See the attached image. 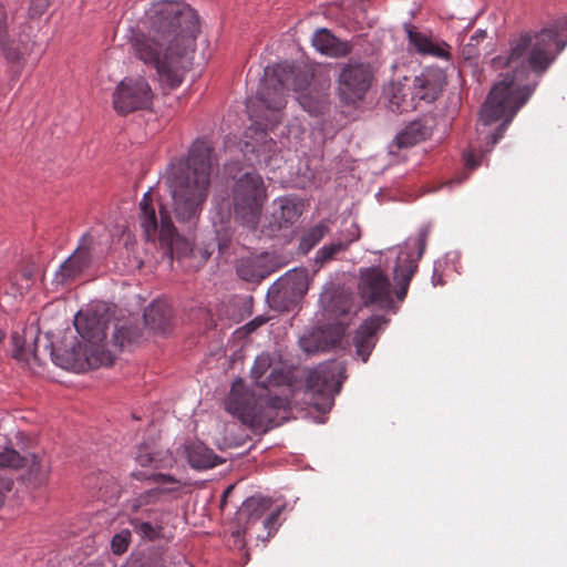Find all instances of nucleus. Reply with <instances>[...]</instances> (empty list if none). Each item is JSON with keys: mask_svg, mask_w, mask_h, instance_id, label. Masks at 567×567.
I'll use <instances>...</instances> for the list:
<instances>
[{"mask_svg": "<svg viewBox=\"0 0 567 567\" xmlns=\"http://www.w3.org/2000/svg\"><path fill=\"white\" fill-rule=\"evenodd\" d=\"M564 47L558 29L548 27L512 35L507 54L493 58V68H505L507 72L501 74L502 79L494 84L482 106L480 125L483 130L480 134L485 135L486 147L480 152L471 150L464 155L470 168L474 169L481 153L489 152L503 137L508 124L535 91L538 79Z\"/></svg>", "mask_w": 567, "mask_h": 567, "instance_id": "f257e3e1", "label": "nucleus"}, {"mask_svg": "<svg viewBox=\"0 0 567 567\" xmlns=\"http://www.w3.org/2000/svg\"><path fill=\"white\" fill-rule=\"evenodd\" d=\"M199 31V16L188 3L153 1L132 31V54L155 69L167 87L176 89L193 64Z\"/></svg>", "mask_w": 567, "mask_h": 567, "instance_id": "f03ea898", "label": "nucleus"}, {"mask_svg": "<svg viewBox=\"0 0 567 567\" xmlns=\"http://www.w3.org/2000/svg\"><path fill=\"white\" fill-rule=\"evenodd\" d=\"M212 145L196 140L186 158L173 161L166 171L165 184L171 202L153 198L152 192L144 194L140 202V224L147 240H158L172 252L176 236L172 214L182 224L194 225L208 197L212 175Z\"/></svg>", "mask_w": 567, "mask_h": 567, "instance_id": "7ed1b4c3", "label": "nucleus"}, {"mask_svg": "<svg viewBox=\"0 0 567 567\" xmlns=\"http://www.w3.org/2000/svg\"><path fill=\"white\" fill-rule=\"evenodd\" d=\"M308 70L289 63L266 68L255 100L249 105L251 125L245 131L241 148L251 164L276 168L281 161V151L277 142L268 137L284 120L287 105V92H300L299 102L310 113L317 111L307 95L302 94L311 83Z\"/></svg>", "mask_w": 567, "mask_h": 567, "instance_id": "20e7f679", "label": "nucleus"}, {"mask_svg": "<svg viewBox=\"0 0 567 567\" xmlns=\"http://www.w3.org/2000/svg\"><path fill=\"white\" fill-rule=\"evenodd\" d=\"M270 368V355L268 353L259 354L255 359L250 372L259 393L245 390L244 383L239 380L233 383L225 402L226 410L230 414L254 430L266 431L268 427L277 425L276 417L279 411H286L289 405L286 398L270 395V386L281 385L287 381V374L279 368L271 369L270 373L265 377Z\"/></svg>", "mask_w": 567, "mask_h": 567, "instance_id": "39448f33", "label": "nucleus"}, {"mask_svg": "<svg viewBox=\"0 0 567 567\" xmlns=\"http://www.w3.org/2000/svg\"><path fill=\"white\" fill-rule=\"evenodd\" d=\"M111 323L113 324V343L115 346L122 348L126 342L136 338V332L131 327L112 322L106 313H99L97 310L79 311L74 319V327L83 341L62 357L52 352L54 362L63 369L78 373L111 365L114 358L103 343Z\"/></svg>", "mask_w": 567, "mask_h": 567, "instance_id": "423d86ee", "label": "nucleus"}, {"mask_svg": "<svg viewBox=\"0 0 567 567\" xmlns=\"http://www.w3.org/2000/svg\"><path fill=\"white\" fill-rule=\"evenodd\" d=\"M267 198L262 177L255 173H245L235 183L233 190L234 214L241 224L255 228L259 221Z\"/></svg>", "mask_w": 567, "mask_h": 567, "instance_id": "0eeeda50", "label": "nucleus"}, {"mask_svg": "<svg viewBox=\"0 0 567 567\" xmlns=\"http://www.w3.org/2000/svg\"><path fill=\"white\" fill-rule=\"evenodd\" d=\"M344 367L338 361L319 364L307 377L306 390L311 394L313 406L320 412H328L334 404L344 380Z\"/></svg>", "mask_w": 567, "mask_h": 567, "instance_id": "6e6552de", "label": "nucleus"}, {"mask_svg": "<svg viewBox=\"0 0 567 567\" xmlns=\"http://www.w3.org/2000/svg\"><path fill=\"white\" fill-rule=\"evenodd\" d=\"M426 238L427 233L422 230L415 239H409L398 252L393 279L396 286L394 293L399 301L406 297L410 282L417 269V261L425 250Z\"/></svg>", "mask_w": 567, "mask_h": 567, "instance_id": "1a4fd4ad", "label": "nucleus"}, {"mask_svg": "<svg viewBox=\"0 0 567 567\" xmlns=\"http://www.w3.org/2000/svg\"><path fill=\"white\" fill-rule=\"evenodd\" d=\"M154 93L144 78H125L112 94V104L118 115L147 110L151 107Z\"/></svg>", "mask_w": 567, "mask_h": 567, "instance_id": "9d476101", "label": "nucleus"}, {"mask_svg": "<svg viewBox=\"0 0 567 567\" xmlns=\"http://www.w3.org/2000/svg\"><path fill=\"white\" fill-rule=\"evenodd\" d=\"M372 79L369 64L357 62L344 64L337 81V93L341 102L351 105L363 100Z\"/></svg>", "mask_w": 567, "mask_h": 567, "instance_id": "9b49d317", "label": "nucleus"}, {"mask_svg": "<svg viewBox=\"0 0 567 567\" xmlns=\"http://www.w3.org/2000/svg\"><path fill=\"white\" fill-rule=\"evenodd\" d=\"M358 289L367 306L373 305L388 309L393 303L390 279L380 267L361 269Z\"/></svg>", "mask_w": 567, "mask_h": 567, "instance_id": "f8f14e48", "label": "nucleus"}, {"mask_svg": "<svg viewBox=\"0 0 567 567\" xmlns=\"http://www.w3.org/2000/svg\"><path fill=\"white\" fill-rule=\"evenodd\" d=\"M34 43L29 37H20L18 40H10L8 35V14L0 4V50L4 59L11 64L14 72H19L31 54Z\"/></svg>", "mask_w": 567, "mask_h": 567, "instance_id": "ddd939ff", "label": "nucleus"}, {"mask_svg": "<svg viewBox=\"0 0 567 567\" xmlns=\"http://www.w3.org/2000/svg\"><path fill=\"white\" fill-rule=\"evenodd\" d=\"M93 238L84 234L75 251L60 266L54 280L59 285H68L79 278L90 266Z\"/></svg>", "mask_w": 567, "mask_h": 567, "instance_id": "4468645a", "label": "nucleus"}, {"mask_svg": "<svg viewBox=\"0 0 567 567\" xmlns=\"http://www.w3.org/2000/svg\"><path fill=\"white\" fill-rule=\"evenodd\" d=\"M416 105L420 102H434L445 85V75L440 69H426L420 75L411 79Z\"/></svg>", "mask_w": 567, "mask_h": 567, "instance_id": "2eb2a0df", "label": "nucleus"}, {"mask_svg": "<svg viewBox=\"0 0 567 567\" xmlns=\"http://www.w3.org/2000/svg\"><path fill=\"white\" fill-rule=\"evenodd\" d=\"M388 320L383 316H372L363 321L353 337L355 353L367 362L378 341V332Z\"/></svg>", "mask_w": 567, "mask_h": 567, "instance_id": "dca6fc26", "label": "nucleus"}, {"mask_svg": "<svg viewBox=\"0 0 567 567\" xmlns=\"http://www.w3.org/2000/svg\"><path fill=\"white\" fill-rule=\"evenodd\" d=\"M389 100V106L394 112H409L416 109V97L414 95L411 79L404 76L403 80L392 81L384 90Z\"/></svg>", "mask_w": 567, "mask_h": 567, "instance_id": "f3484780", "label": "nucleus"}, {"mask_svg": "<svg viewBox=\"0 0 567 567\" xmlns=\"http://www.w3.org/2000/svg\"><path fill=\"white\" fill-rule=\"evenodd\" d=\"M343 225L344 228L339 233V237L317 251V261L323 264L334 259L339 254L346 251L352 243L360 238V229L355 223H343Z\"/></svg>", "mask_w": 567, "mask_h": 567, "instance_id": "a211bd4d", "label": "nucleus"}, {"mask_svg": "<svg viewBox=\"0 0 567 567\" xmlns=\"http://www.w3.org/2000/svg\"><path fill=\"white\" fill-rule=\"evenodd\" d=\"M409 43L421 55H429L436 59H450V47L431 35L417 31L415 28L408 29Z\"/></svg>", "mask_w": 567, "mask_h": 567, "instance_id": "6ab92c4d", "label": "nucleus"}, {"mask_svg": "<svg viewBox=\"0 0 567 567\" xmlns=\"http://www.w3.org/2000/svg\"><path fill=\"white\" fill-rule=\"evenodd\" d=\"M277 292L291 301L301 299L308 291L309 278L306 269H293L275 285Z\"/></svg>", "mask_w": 567, "mask_h": 567, "instance_id": "aec40b11", "label": "nucleus"}, {"mask_svg": "<svg viewBox=\"0 0 567 567\" xmlns=\"http://www.w3.org/2000/svg\"><path fill=\"white\" fill-rule=\"evenodd\" d=\"M312 45L320 53L331 58L346 56L352 51L350 42L336 38L328 29H319L315 32Z\"/></svg>", "mask_w": 567, "mask_h": 567, "instance_id": "412c9836", "label": "nucleus"}, {"mask_svg": "<svg viewBox=\"0 0 567 567\" xmlns=\"http://www.w3.org/2000/svg\"><path fill=\"white\" fill-rule=\"evenodd\" d=\"M22 466L28 467L27 481L32 487L39 488L48 483L51 465L45 455L29 454L23 456Z\"/></svg>", "mask_w": 567, "mask_h": 567, "instance_id": "4be33fe9", "label": "nucleus"}, {"mask_svg": "<svg viewBox=\"0 0 567 567\" xmlns=\"http://www.w3.org/2000/svg\"><path fill=\"white\" fill-rule=\"evenodd\" d=\"M37 334L32 329L24 330L23 336L19 333L12 334L13 358L32 368V362L38 361L35 349Z\"/></svg>", "mask_w": 567, "mask_h": 567, "instance_id": "5701e85b", "label": "nucleus"}, {"mask_svg": "<svg viewBox=\"0 0 567 567\" xmlns=\"http://www.w3.org/2000/svg\"><path fill=\"white\" fill-rule=\"evenodd\" d=\"M267 259V255L239 259L236 266L238 276L246 281H261L271 272L266 265Z\"/></svg>", "mask_w": 567, "mask_h": 567, "instance_id": "b1692460", "label": "nucleus"}, {"mask_svg": "<svg viewBox=\"0 0 567 567\" xmlns=\"http://www.w3.org/2000/svg\"><path fill=\"white\" fill-rule=\"evenodd\" d=\"M185 456L189 465L196 470H208L219 464V457L200 442L187 444Z\"/></svg>", "mask_w": 567, "mask_h": 567, "instance_id": "393cba45", "label": "nucleus"}, {"mask_svg": "<svg viewBox=\"0 0 567 567\" xmlns=\"http://www.w3.org/2000/svg\"><path fill=\"white\" fill-rule=\"evenodd\" d=\"M270 507V501L264 497H249L247 498L243 505L240 506L238 511V519L245 520L246 525L243 528V530H237L236 535L239 536L240 534L246 535L249 528V525L254 524L258 519L261 518V516L265 514V512Z\"/></svg>", "mask_w": 567, "mask_h": 567, "instance_id": "a878e982", "label": "nucleus"}, {"mask_svg": "<svg viewBox=\"0 0 567 567\" xmlns=\"http://www.w3.org/2000/svg\"><path fill=\"white\" fill-rule=\"evenodd\" d=\"M172 319V309L165 302H153L144 312V321L151 329L166 333Z\"/></svg>", "mask_w": 567, "mask_h": 567, "instance_id": "bb28decb", "label": "nucleus"}, {"mask_svg": "<svg viewBox=\"0 0 567 567\" xmlns=\"http://www.w3.org/2000/svg\"><path fill=\"white\" fill-rule=\"evenodd\" d=\"M431 135V128L422 121L409 123L400 133L396 134L394 144L398 148H408L425 141Z\"/></svg>", "mask_w": 567, "mask_h": 567, "instance_id": "cd10ccee", "label": "nucleus"}, {"mask_svg": "<svg viewBox=\"0 0 567 567\" xmlns=\"http://www.w3.org/2000/svg\"><path fill=\"white\" fill-rule=\"evenodd\" d=\"M326 311L336 318L344 317L350 311V300L343 293H324L321 297Z\"/></svg>", "mask_w": 567, "mask_h": 567, "instance_id": "c85d7f7f", "label": "nucleus"}, {"mask_svg": "<svg viewBox=\"0 0 567 567\" xmlns=\"http://www.w3.org/2000/svg\"><path fill=\"white\" fill-rule=\"evenodd\" d=\"M330 228L327 223L321 221L316 226L309 228L300 239V249L303 252L311 250L327 234Z\"/></svg>", "mask_w": 567, "mask_h": 567, "instance_id": "c756f323", "label": "nucleus"}, {"mask_svg": "<svg viewBox=\"0 0 567 567\" xmlns=\"http://www.w3.org/2000/svg\"><path fill=\"white\" fill-rule=\"evenodd\" d=\"M278 210L275 212V217L285 224L295 223L301 215L300 207L291 199L281 198L278 203Z\"/></svg>", "mask_w": 567, "mask_h": 567, "instance_id": "7c9ffc66", "label": "nucleus"}, {"mask_svg": "<svg viewBox=\"0 0 567 567\" xmlns=\"http://www.w3.org/2000/svg\"><path fill=\"white\" fill-rule=\"evenodd\" d=\"M214 226L219 252L225 254L233 238V230L230 226V213H227L226 220H224L223 217L220 218L219 226L214 220Z\"/></svg>", "mask_w": 567, "mask_h": 567, "instance_id": "2f4dec72", "label": "nucleus"}, {"mask_svg": "<svg viewBox=\"0 0 567 567\" xmlns=\"http://www.w3.org/2000/svg\"><path fill=\"white\" fill-rule=\"evenodd\" d=\"M130 523L133 530L143 539L153 542L161 537L163 527L159 525H152L151 523L143 522L138 518H132Z\"/></svg>", "mask_w": 567, "mask_h": 567, "instance_id": "473e14b6", "label": "nucleus"}, {"mask_svg": "<svg viewBox=\"0 0 567 567\" xmlns=\"http://www.w3.org/2000/svg\"><path fill=\"white\" fill-rule=\"evenodd\" d=\"M23 456L8 446H0V471L22 467Z\"/></svg>", "mask_w": 567, "mask_h": 567, "instance_id": "72a5a7b5", "label": "nucleus"}, {"mask_svg": "<svg viewBox=\"0 0 567 567\" xmlns=\"http://www.w3.org/2000/svg\"><path fill=\"white\" fill-rule=\"evenodd\" d=\"M130 543L131 532L128 529H122L112 537L111 549L115 555H122L127 550Z\"/></svg>", "mask_w": 567, "mask_h": 567, "instance_id": "f704fd0d", "label": "nucleus"}, {"mask_svg": "<svg viewBox=\"0 0 567 567\" xmlns=\"http://www.w3.org/2000/svg\"><path fill=\"white\" fill-rule=\"evenodd\" d=\"M135 460L141 466L154 465V467H159L156 454L145 444L138 447Z\"/></svg>", "mask_w": 567, "mask_h": 567, "instance_id": "c9c22d12", "label": "nucleus"}, {"mask_svg": "<svg viewBox=\"0 0 567 567\" xmlns=\"http://www.w3.org/2000/svg\"><path fill=\"white\" fill-rule=\"evenodd\" d=\"M167 492H168V489L161 488V487H155V488L148 489L145 493H142L136 498L137 506L155 504L159 499V496Z\"/></svg>", "mask_w": 567, "mask_h": 567, "instance_id": "e433bc0d", "label": "nucleus"}, {"mask_svg": "<svg viewBox=\"0 0 567 567\" xmlns=\"http://www.w3.org/2000/svg\"><path fill=\"white\" fill-rule=\"evenodd\" d=\"M476 38H468V41L462 47V56L466 61H475L480 55V42Z\"/></svg>", "mask_w": 567, "mask_h": 567, "instance_id": "4c0bfd02", "label": "nucleus"}, {"mask_svg": "<svg viewBox=\"0 0 567 567\" xmlns=\"http://www.w3.org/2000/svg\"><path fill=\"white\" fill-rule=\"evenodd\" d=\"M13 478L8 472L0 471V507L2 506L6 495L12 489Z\"/></svg>", "mask_w": 567, "mask_h": 567, "instance_id": "58836bf2", "label": "nucleus"}, {"mask_svg": "<svg viewBox=\"0 0 567 567\" xmlns=\"http://www.w3.org/2000/svg\"><path fill=\"white\" fill-rule=\"evenodd\" d=\"M134 476L138 480L142 478L141 473L134 474ZM143 478L153 480V481H155L157 483H162V484L176 483V480L173 476L162 474V473L152 474L150 476H143Z\"/></svg>", "mask_w": 567, "mask_h": 567, "instance_id": "ea45409f", "label": "nucleus"}, {"mask_svg": "<svg viewBox=\"0 0 567 567\" xmlns=\"http://www.w3.org/2000/svg\"><path fill=\"white\" fill-rule=\"evenodd\" d=\"M51 4V0H30L31 10L35 14H42Z\"/></svg>", "mask_w": 567, "mask_h": 567, "instance_id": "a19ab883", "label": "nucleus"}, {"mask_svg": "<svg viewBox=\"0 0 567 567\" xmlns=\"http://www.w3.org/2000/svg\"><path fill=\"white\" fill-rule=\"evenodd\" d=\"M278 517H279V511L270 514L265 520H264V526L266 529H268V537H270L272 535V530L276 529V524H277V520H278Z\"/></svg>", "mask_w": 567, "mask_h": 567, "instance_id": "79ce46f5", "label": "nucleus"}, {"mask_svg": "<svg viewBox=\"0 0 567 567\" xmlns=\"http://www.w3.org/2000/svg\"><path fill=\"white\" fill-rule=\"evenodd\" d=\"M267 321L266 318L261 317V316H258L256 318H254L251 321H249L245 328L248 332H252L255 331L257 328L261 327L262 324H265Z\"/></svg>", "mask_w": 567, "mask_h": 567, "instance_id": "37998d69", "label": "nucleus"}, {"mask_svg": "<svg viewBox=\"0 0 567 567\" xmlns=\"http://www.w3.org/2000/svg\"><path fill=\"white\" fill-rule=\"evenodd\" d=\"M470 38H476L477 42H482L486 38V32L483 30H477L474 34H472Z\"/></svg>", "mask_w": 567, "mask_h": 567, "instance_id": "c03bdc74", "label": "nucleus"}, {"mask_svg": "<svg viewBox=\"0 0 567 567\" xmlns=\"http://www.w3.org/2000/svg\"><path fill=\"white\" fill-rule=\"evenodd\" d=\"M234 486H228L226 488V491L224 492V496L226 497L231 491H233Z\"/></svg>", "mask_w": 567, "mask_h": 567, "instance_id": "a18cd8bd", "label": "nucleus"}, {"mask_svg": "<svg viewBox=\"0 0 567 567\" xmlns=\"http://www.w3.org/2000/svg\"><path fill=\"white\" fill-rule=\"evenodd\" d=\"M4 333L0 330V342L3 340Z\"/></svg>", "mask_w": 567, "mask_h": 567, "instance_id": "49530a36", "label": "nucleus"}]
</instances>
